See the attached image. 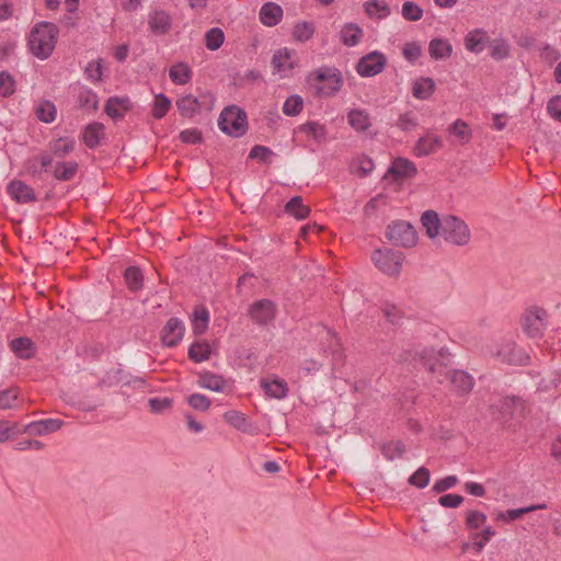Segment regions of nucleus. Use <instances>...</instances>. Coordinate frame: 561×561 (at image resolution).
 <instances>
[{"instance_id": "37998d69", "label": "nucleus", "mask_w": 561, "mask_h": 561, "mask_svg": "<svg viewBox=\"0 0 561 561\" xmlns=\"http://www.w3.org/2000/svg\"><path fill=\"white\" fill-rule=\"evenodd\" d=\"M381 453L388 460L401 458L405 453V446L401 440L388 442L381 446Z\"/></svg>"}, {"instance_id": "680f3d73", "label": "nucleus", "mask_w": 561, "mask_h": 561, "mask_svg": "<svg viewBox=\"0 0 561 561\" xmlns=\"http://www.w3.org/2000/svg\"><path fill=\"white\" fill-rule=\"evenodd\" d=\"M19 391L15 388H9L0 391V409L8 410L15 408L14 402L18 400Z\"/></svg>"}, {"instance_id": "a18cd8bd", "label": "nucleus", "mask_w": 561, "mask_h": 561, "mask_svg": "<svg viewBox=\"0 0 561 561\" xmlns=\"http://www.w3.org/2000/svg\"><path fill=\"white\" fill-rule=\"evenodd\" d=\"M495 535V531L492 527L488 526L483 528L480 533L472 534V548L477 552H481L485 545L491 540V538Z\"/></svg>"}, {"instance_id": "f03ea898", "label": "nucleus", "mask_w": 561, "mask_h": 561, "mask_svg": "<svg viewBox=\"0 0 561 561\" xmlns=\"http://www.w3.org/2000/svg\"><path fill=\"white\" fill-rule=\"evenodd\" d=\"M58 34L59 28L55 23L46 21L36 23L27 38L31 53L38 59H47L55 49Z\"/></svg>"}, {"instance_id": "cd10ccee", "label": "nucleus", "mask_w": 561, "mask_h": 561, "mask_svg": "<svg viewBox=\"0 0 561 561\" xmlns=\"http://www.w3.org/2000/svg\"><path fill=\"white\" fill-rule=\"evenodd\" d=\"M211 355V347L206 340L194 341L187 352V356L194 363L208 360Z\"/></svg>"}, {"instance_id": "423d86ee", "label": "nucleus", "mask_w": 561, "mask_h": 561, "mask_svg": "<svg viewBox=\"0 0 561 561\" xmlns=\"http://www.w3.org/2000/svg\"><path fill=\"white\" fill-rule=\"evenodd\" d=\"M440 236L451 244L465 245L470 240V230L462 219L454 215H447L444 217V227Z\"/></svg>"}, {"instance_id": "3c124183", "label": "nucleus", "mask_w": 561, "mask_h": 561, "mask_svg": "<svg viewBox=\"0 0 561 561\" xmlns=\"http://www.w3.org/2000/svg\"><path fill=\"white\" fill-rule=\"evenodd\" d=\"M78 102L82 108L95 111L99 106V96L92 90L84 89L80 91Z\"/></svg>"}, {"instance_id": "473e14b6", "label": "nucleus", "mask_w": 561, "mask_h": 561, "mask_svg": "<svg viewBox=\"0 0 561 561\" xmlns=\"http://www.w3.org/2000/svg\"><path fill=\"white\" fill-rule=\"evenodd\" d=\"M435 91V82L432 78L422 77L412 87V94L417 100H427Z\"/></svg>"}, {"instance_id": "2f4dec72", "label": "nucleus", "mask_w": 561, "mask_h": 561, "mask_svg": "<svg viewBox=\"0 0 561 561\" xmlns=\"http://www.w3.org/2000/svg\"><path fill=\"white\" fill-rule=\"evenodd\" d=\"M271 64L274 69L273 73H279L295 67V64L290 61V51L286 47L280 48L273 54Z\"/></svg>"}, {"instance_id": "7ed1b4c3", "label": "nucleus", "mask_w": 561, "mask_h": 561, "mask_svg": "<svg viewBox=\"0 0 561 561\" xmlns=\"http://www.w3.org/2000/svg\"><path fill=\"white\" fill-rule=\"evenodd\" d=\"M308 81L316 89L319 96H332L337 93L343 85V77L339 69L333 67H320L313 70Z\"/></svg>"}, {"instance_id": "b1692460", "label": "nucleus", "mask_w": 561, "mask_h": 561, "mask_svg": "<svg viewBox=\"0 0 561 561\" xmlns=\"http://www.w3.org/2000/svg\"><path fill=\"white\" fill-rule=\"evenodd\" d=\"M102 136H104V125L99 122L90 123L82 131V140L89 149L99 147Z\"/></svg>"}, {"instance_id": "6e6552de", "label": "nucleus", "mask_w": 561, "mask_h": 561, "mask_svg": "<svg viewBox=\"0 0 561 561\" xmlns=\"http://www.w3.org/2000/svg\"><path fill=\"white\" fill-rule=\"evenodd\" d=\"M277 313V306L271 299H259L252 302L248 308V317L260 327L271 324Z\"/></svg>"}, {"instance_id": "69168bd1", "label": "nucleus", "mask_w": 561, "mask_h": 561, "mask_svg": "<svg viewBox=\"0 0 561 561\" xmlns=\"http://www.w3.org/2000/svg\"><path fill=\"white\" fill-rule=\"evenodd\" d=\"M272 156H274V152L268 147L262 145L253 146L249 153L250 159H260L265 163H271L270 158Z\"/></svg>"}, {"instance_id": "4be33fe9", "label": "nucleus", "mask_w": 561, "mask_h": 561, "mask_svg": "<svg viewBox=\"0 0 561 561\" xmlns=\"http://www.w3.org/2000/svg\"><path fill=\"white\" fill-rule=\"evenodd\" d=\"M283 18V9L275 2H266L260 10V21L266 26L277 25Z\"/></svg>"}, {"instance_id": "6ab92c4d", "label": "nucleus", "mask_w": 561, "mask_h": 561, "mask_svg": "<svg viewBox=\"0 0 561 561\" xmlns=\"http://www.w3.org/2000/svg\"><path fill=\"white\" fill-rule=\"evenodd\" d=\"M421 222L428 238L434 239L440 236L444 227V218L440 219L435 210H425L421 216Z\"/></svg>"}, {"instance_id": "5701e85b", "label": "nucleus", "mask_w": 561, "mask_h": 561, "mask_svg": "<svg viewBox=\"0 0 561 561\" xmlns=\"http://www.w3.org/2000/svg\"><path fill=\"white\" fill-rule=\"evenodd\" d=\"M261 387L264 389L265 393L274 399H284L288 393V385L287 382L278 377H274L272 380L262 379Z\"/></svg>"}, {"instance_id": "39448f33", "label": "nucleus", "mask_w": 561, "mask_h": 561, "mask_svg": "<svg viewBox=\"0 0 561 561\" xmlns=\"http://www.w3.org/2000/svg\"><path fill=\"white\" fill-rule=\"evenodd\" d=\"M371 260L383 274L398 276L401 272L404 254L389 248L377 249L373 252Z\"/></svg>"}, {"instance_id": "09e8293b", "label": "nucleus", "mask_w": 561, "mask_h": 561, "mask_svg": "<svg viewBox=\"0 0 561 561\" xmlns=\"http://www.w3.org/2000/svg\"><path fill=\"white\" fill-rule=\"evenodd\" d=\"M36 116L44 123H51L56 118V106L50 101H43L36 107Z\"/></svg>"}, {"instance_id": "f3484780", "label": "nucleus", "mask_w": 561, "mask_h": 561, "mask_svg": "<svg viewBox=\"0 0 561 561\" xmlns=\"http://www.w3.org/2000/svg\"><path fill=\"white\" fill-rule=\"evenodd\" d=\"M416 173L415 164L405 158H396L387 171V174H390L394 180L411 179Z\"/></svg>"}, {"instance_id": "ea45409f", "label": "nucleus", "mask_w": 561, "mask_h": 561, "mask_svg": "<svg viewBox=\"0 0 561 561\" xmlns=\"http://www.w3.org/2000/svg\"><path fill=\"white\" fill-rule=\"evenodd\" d=\"M124 278L128 288L134 293L142 287L144 275L141 270L137 266L127 267L124 273Z\"/></svg>"}, {"instance_id": "f257e3e1", "label": "nucleus", "mask_w": 561, "mask_h": 561, "mask_svg": "<svg viewBox=\"0 0 561 561\" xmlns=\"http://www.w3.org/2000/svg\"><path fill=\"white\" fill-rule=\"evenodd\" d=\"M449 354L442 348L439 352H435L433 348H423L422 351H415L412 356L413 360L419 359L430 373L437 375V381L443 382L444 378H448L455 391L460 394L469 393L474 385L473 378L465 370H453L443 374V369L449 364Z\"/></svg>"}, {"instance_id": "c756f323", "label": "nucleus", "mask_w": 561, "mask_h": 561, "mask_svg": "<svg viewBox=\"0 0 561 561\" xmlns=\"http://www.w3.org/2000/svg\"><path fill=\"white\" fill-rule=\"evenodd\" d=\"M310 211V207L304 204L302 197L299 195L291 197L285 205V213L297 220L306 219Z\"/></svg>"}, {"instance_id": "9d476101", "label": "nucleus", "mask_w": 561, "mask_h": 561, "mask_svg": "<svg viewBox=\"0 0 561 561\" xmlns=\"http://www.w3.org/2000/svg\"><path fill=\"white\" fill-rule=\"evenodd\" d=\"M547 311L542 308L528 309L522 319L525 333L530 337H540L546 328Z\"/></svg>"}, {"instance_id": "f704fd0d", "label": "nucleus", "mask_w": 561, "mask_h": 561, "mask_svg": "<svg viewBox=\"0 0 561 561\" xmlns=\"http://www.w3.org/2000/svg\"><path fill=\"white\" fill-rule=\"evenodd\" d=\"M547 507L548 506L546 503H541V504L529 505V506L522 507V508L507 510L505 512H500L497 514L496 518L500 520L510 523V522L520 518L523 515H525L527 513L535 512L538 510H546Z\"/></svg>"}, {"instance_id": "4c0bfd02", "label": "nucleus", "mask_w": 561, "mask_h": 561, "mask_svg": "<svg viewBox=\"0 0 561 561\" xmlns=\"http://www.w3.org/2000/svg\"><path fill=\"white\" fill-rule=\"evenodd\" d=\"M428 51L434 59L448 58L453 53V47L448 41L442 38H433L428 45Z\"/></svg>"}, {"instance_id": "a211bd4d", "label": "nucleus", "mask_w": 561, "mask_h": 561, "mask_svg": "<svg viewBox=\"0 0 561 561\" xmlns=\"http://www.w3.org/2000/svg\"><path fill=\"white\" fill-rule=\"evenodd\" d=\"M64 425V421L58 419H46L28 423L23 426V432L30 435H47L58 431Z\"/></svg>"}, {"instance_id": "393cba45", "label": "nucleus", "mask_w": 561, "mask_h": 561, "mask_svg": "<svg viewBox=\"0 0 561 561\" xmlns=\"http://www.w3.org/2000/svg\"><path fill=\"white\" fill-rule=\"evenodd\" d=\"M73 138L60 137L48 142V151L56 158L64 159L75 150Z\"/></svg>"}, {"instance_id": "864d4df0", "label": "nucleus", "mask_w": 561, "mask_h": 561, "mask_svg": "<svg viewBox=\"0 0 561 561\" xmlns=\"http://www.w3.org/2000/svg\"><path fill=\"white\" fill-rule=\"evenodd\" d=\"M449 133L456 136L462 144L469 141L471 137V130L468 124L461 119H457L450 125Z\"/></svg>"}, {"instance_id": "0eeeda50", "label": "nucleus", "mask_w": 561, "mask_h": 561, "mask_svg": "<svg viewBox=\"0 0 561 561\" xmlns=\"http://www.w3.org/2000/svg\"><path fill=\"white\" fill-rule=\"evenodd\" d=\"M388 240L396 247L411 248L417 242V233L414 227L404 220L390 224L386 233Z\"/></svg>"}, {"instance_id": "20e7f679", "label": "nucleus", "mask_w": 561, "mask_h": 561, "mask_svg": "<svg viewBox=\"0 0 561 561\" xmlns=\"http://www.w3.org/2000/svg\"><path fill=\"white\" fill-rule=\"evenodd\" d=\"M219 129L233 138H240L248 131L247 113L237 105L226 106L218 118Z\"/></svg>"}, {"instance_id": "5fc2aeb1", "label": "nucleus", "mask_w": 561, "mask_h": 561, "mask_svg": "<svg viewBox=\"0 0 561 561\" xmlns=\"http://www.w3.org/2000/svg\"><path fill=\"white\" fill-rule=\"evenodd\" d=\"M329 335H330V341H329L328 348L331 352L332 366L334 368L337 364H340L343 360L344 353H343V348H342L340 339L336 337L335 334H333V333H329Z\"/></svg>"}, {"instance_id": "c85d7f7f", "label": "nucleus", "mask_w": 561, "mask_h": 561, "mask_svg": "<svg viewBox=\"0 0 561 561\" xmlns=\"http://www.w3.org/2000/svg\"><path fill=\"white\" fill-rule=\"evenodd\" d=\"M348 124L358 133L366 131L370 126V116L367 111L353 108L347 113Z\"/></svg>"}, {"instance_id": "412c9836", "label": "nucleus", "mask_w": 561, "mask_h": 561, "mask_svg": "<svg viewBox=\"0 0 561 561\" xmlns=\"http://www.w3.org/2000/svg\"><path fill=\"white\" fill-rule=\"evenodd\" d=\"M79 169V164L76 161H58L50 169L51 175L60 182L71 181Z\"/></svg>"}, {"instance_id": "4468645a", "label": "nucleus", "mask_w": 561, "mask_h": 561, "mask_svg": "<svg viewBox=\"0 0 561 561\" xmlns=\"http://www.w3.org/2000/svg\"><path fill=\"white\" fill-rule=\"evenodd\" d=\"M8 195L18 204H28L36 201V194L32 186L22 180L14 179L7 185Z\"/></svg>"}, {"instance_id": "c03bdc74", "label": "nucleus", "mask_w": 561, "mask_h": 561, "mask_svg": "<svg viewBox=\"0 0 561 561\" xmlns=\"http://www.w3.org/2000/svg\"><path fill=\"white\" fill-rule=\"evenodd\" d=\"M171 107V100L163 93H159L154 96L152 106V116L157 119H161L167 115Z\"/></svg>"}, {"instance_id": "ddd939ff", "label": "nucleus", "mask_w": 561, "mask_h": 561, "mask_svg": "<svg viewBox=\"0 0 561 561\" xmlns=\"http://www.w3.org/2000/svg\"><path fill=\"white\" fill-rule=\"evenodd\" d=\"M185 333L184 322L176 318H170L160 332L161 343L165 347H175L180 344Z\"/></svg>"}, {"instance_id": "a878e982", "label": "nucleus", "mask_w": 561, "mask_h": 561, "mask_svg": "<svg viewBox=\"0 0 561 561\" xmlns=\"http://www.w3.org/2000/svg\"><path fill=\"white\" fill-rule=\"evenodd\" d=\"M148 24L152 33L163 35L171 28V18L165 11H154L149 15Z\"/></svg>"}, {"instance_id": "a19ab883", "label": "nucleus", "mask_w": 561, "mask_h": 561, "mask_svg": "<svg viewBox=\"0 0 561 561\" xmlns=\"http://www.w3.org/2000/svg\"><path fill=\"white\" fill-rule=\"evenodd\" d=\"M351 168L359 176H367L374 170L375 163L370 157L363 154L352 162Z\"/></svg>"}, {"instance_id": "0e129e2a", "label": "nucleus", "mask_w": 561, "mask_h": 561, "mask_svg": "<svg viewBox=\"0 0 561 561\" xmlns=\"http://www.w3.org/2000/svg\"><path fill=\"white\" fill-rule=\"evenodd\" d=\"M417 126V121L412 112H405L399 115L397 127L402 131H409Z\"/></svg>"}, {"instance_id": "774afa93", "label": "nucleus", "mask_w": 561, "mask_h": 561, "mask_svg": "<svg viewBox=\"0 0 561 561\" xmlns=\"http://www.w3.org/2000/svg\"><path fill=\"white\" fill-rule=\"evenodd\" d=\"M23 168L26 174L32 178H41V175L45 172L36 157L27 158L23 163Z\"/></svg>"}, {"instance_id": "338daca9", "label": "nucleus", "mask_w": 561, "mask_h": 561, "mask_svg": "<svg viewBox=\"0 0 561 561\" xmlns=\"http://www.w3.org/2000/svg\"><path fill=\"white\" fill-rule=\"evenodd\" d=\"M179 138L184 144H201L203 134L198 128H188L180 133Z\"/></svg>"}, {"instance_id": "bf43d9fd", "label": "nucleus", "mask_w": 561, "mask_h": 561, "mask_svg": "<svg viewBox=\"0 0 561 561\" xmlns=\"http://www.w3.org/2000/svg\"><path fill=\"white\" fill-rule=\"evenodd\" d=\"M430 470L425 467H420L410 478L409 483L419 489H424L430 483Z\"/></svg>"}, {"instance_id": "9b49d317", "label": "nucleus", "mask_w": 561, "mask_h": 561, "mask_svg": "<svg viewBox=\"0 0 561 561\" xmlns=\"http://www.w3.org/2000/svg\"><path fill=\"white\" fill-rule=\"evenodd\" d=\"M495 355L501 362L508 365L524 366L529 364L530 360L529 355L512 341L503 342L499 346Z\"/></svg>"}, {"instance_id": "c9c22d12", "label": "nucleus", "mask_w": 561, "mask_h": 561, "mask_svg": "<svg viewBox=\"0 0 561 561\" xmlns=\"http://www.w3.org/2000/svg\"><path fill=\"white\" fill-rule=\"evenodd\" d=\"M364 9L369 18L386 19L391 13L388 3L382 0L366 1Z\"/></svg>"}, {"instance_id": "72a5a7b5", "label": "nucleus", "mask_w": 561, "mask_h": 561, "mask_svg": "<svg viewBox=\"0 0 561 561\" xmlns=\"http://www.w3.org/2000/svg\"><path fill=\"white\" fill-rule=\"evenodd\" d=\"M225 383H226V381H225L224 377L220 375H217V374H214L210 371H205V373L199 374L198 385L202 388H205V389H208L211 391H216V392H220V391H222Z\"/></svg>"}, {"instance_id": "49530a36", "label": "nucleus", "mask_w": 561, "mask_h": 561, "mask_svg": "<svg viewBox=\"0 0 561 561\" xmlns=\"http://www.w3.org/2000/svg\"><path fill=\"white\" fill-rule=\"evenodd\" d=\"M304 108V99L298 94H293L286 99L283 104V113L286 116H297Z\"/></svg>"}, {"instance_id": "bb28decb", "label": "nucleus", "mask_w": 561, "mask_h": 561, "mask_svg": "<svg viewBox=\"0 0 561 561\" xmlns=\"http://www.w3.org/2000/svg\"><path fill=\"white\" fill-rule=\"evenodd\" d=\"M224 419L228 424H230L238 431H241L243 433H249V434L254 433V427H253L252 423L247 419V416L243 413H241L239 411H236V410L227 411L224 414Z\"/></svg>"}, {"instance_id": "dca6fc26", "label": "nucleus", "mask_w": 561, "mask_h": 561, "mask_svg": "<svg viewBox=\"0 0 561 561\" xmlns=\"http://www.w3.org/2000/svg\"><path fill=\"white\" fill-rule=\"evenodd\" d=\"M133 108V103L128 96H112L104 106V112L111 118L117 121L124 117L125 113Z\"/></svg>"}, {"instance_id": "603ef678", "label": "nucleus", "mask_w": 561, "mask_h": 561, "mask_svg": "<svg viewBox=\"0 0 561 561\" xmlns=\"http://www.w3.org/2000/svg\"><path fill=\"white\" fill-rule=\"evenodd\" d=\"M402 16L407 21H420L423 16V9L413 1H405L402 4Z\"/></svg>"}, {"instance_id": "8fccbe9b", "label": "nucleus", "mask_w": 561, "mask_h": 561, "mask_svg": "<svg viewBox=\"0 0 561 561\" xmlns=\"http://www.w3.org/2000/svg\"><path fill=\"white\" fill-rule=\"evenodd\" d=\"M224 41L225 34L219 27H213L205 34V45L209 50H217Z\"/></svg>"}, {"instance_id": "f8f14e48", "label": "nucleus", "mask_w": 561, "mask_h": 561, "mask_svg": "<svg viewBox=\"0 0 561 561\" xmlns=\"http://www.w3.org/2000/svg\"><path fill=\"white\" fill-rule=\"evenodd\" d=\"M386 62L383 54L371 51L358 60L356 70L360 77H374L385 69Z\"/></svg>"}, {"instance_id": "de8ad7c7", "label": "nucleus", "mask_w": 561, "mask_h": 561, "mask_svg": "<svg viewBox=\"0 0 561 561\" xmlns=\"http://www.w3.org/2000/svg\"><path fill=\"white\" fill-rule=\"evenodd\" d=\"M22 433H24L23 427L18 423L0 421V444L5 443Z\"/></svg>"}, {"instance_id": "4d7b16f0", "label": "nucleus", "mask_w": 561, "mask_h": 561, "mask_svg": "<svg viewBox=\"0 0 561 561\" xmlns=\"http://www.w3.org/2000/svg\"><path fill=\"white\" fill-rule=\"evenodd\" d=\"M314 27L309 22H299L294 27V37L299 42H306L313 36Z\"/></svg>"}, {"instance_id": "13d9d810", "label": "nucleus", "mask_w": 561, "mask_h": 561, "mask_svg": "<svg viewBox=\"0 0 561 561\" xmlns=\"http://www.w3.org/2000/svg\"><path fill=\"white\" fill-rule=\"evenodd\" d=\"M486 522V515L482 512L472 510L467 512L466 527L470 530L481 528Z\"/></svg>"}, {"instance_id": "2eb2a0df", "label": "nucleus", "mask_w": 561, "mask_h": 561, "mask_svg": "<svg viewBox=\"0 0 561 561\" xmlns=\"http://www.w3.org/2000/svg\"><path fill=\"white\" fill-rule=\"evenodd\" d=\"M443 147V139L440 136L427 133L416 141L413 152L416 157H426L435 153Z\"/></svg>"}, {"instance_id": "58836bf2", "label": "nucleus", "mask_w": 561, "mask_h": 561, "mask_svg": "<svg viewBox=\"0 0 561 561\" xmlns=\"http://www.w3.org/2000/svg\"><path fill=\"white\" fill-rule=\"evenodd\" d=\"M301 133L311 136L317 142H322L327 139V128L318 122H307L299 126Z\"/></svg>"}, {"instance_id": "e2e57ef3", "label": "nucleus", "mask_w": 561, "mask_h": 561, "mask_svg": "<svg viewBox=\"0 0 561 561\" xmlns=\"http://www.w3.org/2000/svg\"><path fill=\"white\" fill-rule=\"evenodd\" d=\"M187 403L191 408L197 411H207L210 405L211 401L208 399L205 394L202 393H193L187 398Z\"/></svg>"}, {"instance_id": "e433bc0d", "label": "nucleus", "mask_w": 561, "mask_h": 561, "mask_svg": "<svg viewBox=\"0 0 561 561\" xmlns=\"http://www.w3.org/2000/svg\"><path fill=\"white\" fill-rule=\"evenodd\" d=\"M192 69L184 62H178L169 70V77L175 84H186L192 79Z\"/></svg>"}, {"instance_id": "1a4fd4ad", "label": "nucleus", "mask_w": 561, "mask_h": 561, "mask_svg": "<svg viewBox=\"0 0 561 561\" xmlns=\"http://www.w3.org/2000/svg\"><path fill=\"white\" fill-rule=\"evenodd\" d=\"M175 104L181 116L191 118L203 110H210L213 101L207 95L197 98L193 94H185L179 98Z\"/></svg>"}, {"instance_id": "7c9ffc66", "label": "nucleus", "mask_w": 561, "mask_h": 561, "mask_svg": "<svg viewBox=\"0 0 561 561\" xmlns=\"http://www.w3.org/2000/svg\"><path fill=\"white\" fill-rule=\"evenodd\" d=\"M362 36L363 30L356 23H346L340 32L341 42L347 47L356 46Z\"/></svg>"}, {"instance_id": "79ce46f5", "label": "nucleus", "mask_w": 561, "mask_h": 561, "mask_svg": "<svg viewBox=\"0 0 561 561\" xmlns=\"http://www.w3.org/2000/svg\"><path fill=\"white\" fill-rule=\"evenodd\" d=\"M482 30L470 32L465 39L466 48L472 53L479 54L484 49V38Z\"/></svg>"}, {"instance_id": "aec40b11", "label": "nucleus", "mask_w": 561, "mask_h": 561, "mask_svg": "<svg viewBox=\"0 0 561 561\" xmlns=\"http://www.w3.org/2000/svg\"><path fill=\"white\" fill-rule=\"evenodd\" d=\"M10 348L16 357L21 359H31L35 356L36 346L27 336L15 337L10 342Z\"/></svg>"}, {"instance_id": "6e6d98bb", "label": "nucleus", "mask_w": 561, "mask_h": 561, "mask_svg": "<svg viewBox=\"0 0 561 561\" xmlns=\"http://www.w3.org/2000/svg\"><path fill=\"white\" fill-rule=\"evenodd\" d=\"M520 402L511 397L502 398L496 404V409L503 415V417L513 416L515 414V410Z\"/></svg>"}, {"instance_id": "052dcab7", "label": "nucleus", "mask_w": 561, "mask_h": 561, "mask_svg": "<svg viewBox=\"0 0 561 561\" xmlns=\"http://www.w3.org/2000/svg\"><path fill=\"white\" fill-rule=\"evenodd\" d=\"M15 91V81L8 71L0 72V95L8 98Z\"/></svg>"}]
</instances>
